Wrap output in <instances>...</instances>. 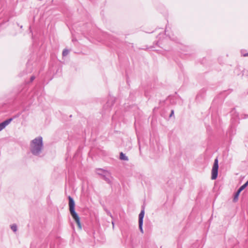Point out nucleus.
I'll return each mask as SVG.
<instances>
[{"label": "nucleus", "mask_w": 248, "mask_h": 248, "mask_svg": "<svg viewBox=\"0 0 248 248\" xmlns=\"http://www.w3.org/2000/svg\"><path fill=\"white\" fill-rule=\"evenodd\" d=\"M43 148V138L39 136L32 140L30 143V151L34 155L39 156Z\"/></svg>", "instance_id": "f257e3e1"}, {"label": "nucleus", "mask_w": 248, "mask_h": 248, "mask_svg": "<svg viewBox=\"0 0 248 248\" xmlns=\"http://www.w3.org/2000/svg\"><path fill=\"white\" fill-rule=\"evenodd\" d=\"M69 53V50L67 49H64L62 51V55L65 56Z\"/></svg>", "instance_id": "f8f14e48"}, {"label": "nucleus", "mask_w": 248, "mask_h": 248, "mask_svg": "<svg viewBox=\"0 0 248 248\" xmlns=\"http://www.w3.org/2000/svg\"><path fill=\"white\" fill-rule=\"evenodd\" d=\"M120 159L122 160L128 161V157L126 156L125 154H124L123 152H121L120 154Z\"/></svg>", "instance_id": "6e6552de"}, {"label": "nucleus", "mask_w": 248, "mask_h": 248, "mask_svg": "<svg viewBox=\"0 0 248 248\" xmlns=\"http://www.w3.org/2000/svg\"><path fill=\"white\" fill-rule=\"evenodd\" d=\"M71 216L73 217V218H74V219L75 220V221L76 222L78 228L80 229H81L82 227H81V225L80 222V218H79V217H78V214L77 213H76L75 214H72Z\"/></svg>", "instance_id": "0eeeda50"}, {"label": "nucleus", "mask_w": 248, "mask_h": 248, "mask_svg": "<svg viewBox=\"0 0 248 248\" xmlns=\"http://www.w3.org/2000/svg\"><path fill=\"white\" fill-rule=\"evenodd\" d=\"M241 191H240L239 190H237V191L235 193L234 195V197L233 198V202H235L238 200V197L240 194V193Z\"/></svg>", "instance_id": "1a4fd4ad"}, {"label": "nucleus", "mask_w": 248, "mask_h": 248, "mask_svg": "<svg viewBox=\"0 0 248 248\" xmlns=\"http://www.w3.org/2000/svg\"><path fill=\"white\" fill-rule=\"evenodd\" d=\"M108 215H109V216H110V217H112V215H111V213H110L109 212H108Z\"/></svg>", "instance_id": "f3484780"}, {"label": "nucleus", "mask_w": 248, "mask_h": 248, "mask_svg": "<svg viewBox=\"0 0 248 248\" xmlns=\"http://www.w3.org/2000/svg\"><path fill=\"white\" fill-rule=\"evenodd\" d=\"M218 159L217 158H216L214 161V165L212 169L211 179L212 180H215L217 179L218 174Z\"/></svg>", "instance_id": "f03ea898"}, {"label": "nucleus", "mask_w": 248, "mask_h": 248, "mask_svg": "<svg viewBox=\"0 0 248 248\" xmlns=\"http://www.w3.org/2000/svg\"><path fill=\"white\" fill-rule=\"evenodd\" d=\"M173 113H174V111H173V110H171V113H170V117L172 116V115L173 114Z\"/></svg>", "instance_id": "dca6fc26"}, {"label": "nucleus", "mask_w": 248, "mask_h": 248, "mask_svg": "<svg viewBox=\"0 0 248 248\" xmlns=\"http://www.w3.org/2000/svg\"><path fill=\"white\" fill-rule=\"evenodd\" d=\"M99 170L100 171V172H98V173H103V171L104 170H102V169H100Z\"/></svg>", "instance_id": "2eb2a0df"}, {"label": "nucleus", "mask_w": 248, "mask_h": 248, "mask_svg": "<svg viewBox=\"0 0 248 248\" xmlns=\"http://www.w3.org/2000/svg\"><path fill=\"white\" fill-rule=\"evenodd\" d=\"M11 229L13 232H16L17 231V226L16 224H13L11 226Z\"/></svg>", "instance_id": "9b49d317"}, {"label": "nucleus", "mask_w": 248, "mask_h": 248, "mask_svg": "<svg viewBox=\"0 0 248 248\" xmlns=\"http://www.w3.org/2000/svg\"><path fill=\"white\" fill-rule=\"evenodd\" d=\"M244 56H248V53L244 55Z\"/></svg>", "instance_id": "a211bd4d"}, {"label": "nucleus", "mask_w": 248, "mask_h": 248, "mask_svg": "<svg viewBox=\"0 0 248 248\" xmlns=\"http://www.w3.org/2000/svg\"><path fill=\"white\" fill-rule=\"evenodd\" d=\"M241 119H247L248 118V114H242L241 115Z\"/></svg>", "instance_id": "ddd939ff"}, {"label": "nucleus", "mask_w": 248, "mask_h": 248, "mask_svg": "<svg viewBox=\"0 0 248 248\" xmlns=\"http://www.w3.org/2000/svg\"><path fill=\"white\" fill-rule=\"evenodd\" d=\"M248 185V180L247 181V182L246 183H245L244 185H243L242 186H241L240 187V188L238 189V190L241 192L243 190H244L247 186Z\"/></svg>", "instance_id": "9d476101"}, {"label": "nucleus", "mask_w": 248, "mask_h": 248, "mask_svg": "<svg viewBox=\"0 0 248 248\" xmlns=\"http://www.w3.org/2000/svg\"><path fill=\"white\" fill-rule=\"evenodd\" d=\"M69 211L71 215L76 213L75 210V203L73 199L70 196H68Z\"/></svg>", "instance_id": "20e7f679"}, {"label": "nucleus", "mask_w": 248, "mask_h": 248, "mask_svg": "<svg viewBox=\"0 0 248 248\" xmlns=\"http://www.w3.org/2000/svg\"><path fill=\"white\" fill-rule=\"evenodd\" d=\"M35 79L34 76H32L31 78V81H32Z\"/></svg>", "instance_id": "4468645a"}, {"label": "nucleus", "mask_w": 248, "mask_h": 248, "mask_svg": "<svg viewBox=\"0 0 248 248\" xmlns=\"http://www.w3.org/2000/svg\"><path fill=\"white\" fill-rule=\"evenodd\" d=\"M12 118H10L0 123V131L3 129L7 125H8L12 121Z\"/></svg>", "instance_id": "423d86ee"}, {"label": "nucleus", "mask_w": 248, "mask_h": 248, "mask_svg": "<svg viewBox=\"0 0 248 248\" xmlns=\"http://www.w3.org/2000/svg\"><path fill=\"white\" fill-rule=\"evenodd\" d=\"M99 175H101L103 176V179L108 183H110L111 180L110 179V173L106 170H103V173H99Z\"/></svg>", "instance_id": "39448f33"}, {"label": "nucleus", "mask_w": 248, "mask_h": 248, "mask_svg": "<svg viewBox=\"0 0 248 248\" xmlns=\"http://www.w3.org/2000/svg\"><path fill=\"white\" fill-rule=\"evenodd\" d=\"M144 216V209L143 208L140 213L139 215V229L141 233H143V230L142 229L143 225V220Z\"/></svg>", "instance_id": "7ed1b4c3"}, {"label": "nucleus", "mask_w": 248, "mask_h": 248, "mask_svg": "<svg viewBox=\"0 0 248 248\" xmlns=\"http://www.w3.org/2000/svg\"><path fill=\"white\" fill-rule=\"evenodd\" d=\"M112 224L113 228H114V224L113 222H112Z\"/></svg>", "instance_id": "6ab92c4d"}]
</instances>
